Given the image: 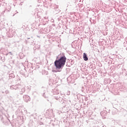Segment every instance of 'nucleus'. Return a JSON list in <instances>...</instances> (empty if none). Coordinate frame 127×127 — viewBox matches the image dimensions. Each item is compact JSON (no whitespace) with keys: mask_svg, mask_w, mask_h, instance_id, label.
Returning <instances> with one entry per match:
<instances>
[{"mask_svg":"<svg viewBox=\"0 0 127 127\" xmlns=\"http://www.w3.org/2000/svg\"><path fill=\"white\" fill-rule=\"evenodd\" d=\"M67 60V58L65 56H64L60 58V59L58 60H56L54 64L56 68L58 69V70H60V69H62L65 64L66 63V61Z\"/></svg>","mask_w":127,"mask_h":127,"instance_id":"f257e3e1","label":"nucleus"},{"mask_svg":"<svg viewBox=\"0 0 127 127\" xmlns=\"http://www.w3.org/2000/svg\"><path fill=\"white\" fill-rule=\"evenodd\" d=\"M83 59L84 61H88V60H89V59H88V57L87 56V54L85 53H83Z\"/></svg>","mask_w":127,"mask_h":127,"instance_id":"f03ea898","label":"nucleus"}]
</instances>
